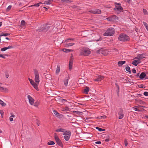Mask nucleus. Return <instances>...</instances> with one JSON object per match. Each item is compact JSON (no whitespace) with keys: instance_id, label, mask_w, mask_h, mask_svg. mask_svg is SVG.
Here are the masks:
<instances>
[{"instance_id":"obj_1","label":"nucleus","mask_w":148,"mask_h":148,"mask_svg":"<svg viewBox=\"0 0 148 148\" xmlns=\"http://www.w3.org/2000/svg\"><path fill=\"white\" fill-rule=\"evenodd\" d=\"M90 53L91 52L88 48H83L81 49L79 55L81 56H88Z\"/></svg>"},{"instance_id":"obj_2","label":"nucleus","mask_w":148,"mask_h":148,"mask_svg":"<svg viewBox=\"0 0 148 148\" xmlns=\"http://www.w3.org/2000/svg\"><path fill=\"white\" fill-rule=\"evenodd\" d=\"M51 26V25L50 24H45L39 27L37 29V31L40 32L42 31L43 32H45L48 30Z\"/></svg>"},{"instance_id":"obj_3","label":"nucleus","mask_w":148,"mask_h":148,"mask_svg":"<svg viewBox=\"0 0 148 148\" xmlns=\"http://www.w3.org/2000/svg\"><path fill=\"white\" fill-rule=\"evenodd\" d=\"M119 40L121 41H125L130 40L129 37L124 34H121L118 37Z\"/></svg>"},{"instance_id":"obj_4","label":"nucleus","mask_w":148,"mask_h":148,"mask_svg":"<svg viewBox=\"0 0 148 148\" xmlns=\"http://www.w3.org/2000/svg\"><path fill=\"white\" fill-rule=\"evenodd\" d=\"M114 29L112 28H110L107 30L103 35L106 36H111L114 34Z\"/></svg>"},{"instance_id":"obj_5","label":"nucleus","mask_w":148,"mask_h":148,"mask_svg":"<svg viewBox=\"0 0 148 148\" xmlns=\"http://www.w3.org/2000/svg\"><path fill=\"white\" fill-rule=\"evenodd\" d=\"M34 80L35 82L39 84L40 82V78L39 73L38 71L35 69L34 70Z\"/></svg>"},{"instance_id":"obj_6","label":"nucleus","mask_w":148,"mask_h":148,"mask_svg":"<svg viewBox=\"0 0 148 148\" xmlns=\"http://www.w3.org/2000/svg\"><path fill=\"white\" fill-rule=\"evenodd\" d=\"M27 98L30 105H32L34 104V99L29 95H27Z\"/></svg>"},{"instance_id":"obj_7","label":"nucleus","mask_w":148,"mask_h":148,"mask_svg":"<svg viewBox=\"0 0 148 148\" xmlns=\"http://www.w3.org/2000/svg\"><path fill=\"white\" fill-rule=\"evenodd\" d=\"M89 12L94 14H99L101 13V11L98 9L91 10L89 11Z\"/></svg>"},{"instance_id":"obj_8","label":"nucleus","mask_w":148,"mask_h":148,"mask_svg":"<svg viewBox=\"0 0 148 148\" xmlns=\"http://www.w3.org/2000/svg\"><path fill=\"white\" fill-rule=\"evenodd\" d=\"M30 83L33 86L34 88L36 90H38V84L36 83H35L33 80H32L30 82Z\"/></svg>"},{"instance_id":"obj_9","label":"nucleus","mask_w":148,"mask_h":148,"mask_svg":"<svg viewBox=\"0 0 148 148\" xmlns=\"http://www.w3.org/2000/svg\"><path fill=\"white\" fill-rule=\"evenodd\" d=\"M145 56L146 55L145 54H140L138 55L135 58V59H138L140 60L145 58Z\"/></svg>"},{"instance_id":"obj_10","label":"nucleus","mask_w":148,"mask_h":148,"mask_svg":"<svg viewBox=\"0 0 148 148\" xmlns=\"http://www.w3.org/2000/svg\"><path fill=\"white\" fill-rule=\"evenodd\" d=\"M118 114L119 115V119H122L124 116L123 110L121 109L118 112Z\"/></svg>"},{"instance_id":"obj_11","label":"nucleus","mask_w":148,"mask_h":148,"mask_svg":"<svg viewBox=\"0 0 148 148\" xmlns=\"http://www.w3.org/2000/svg\"><path fill=\"white\" fill-rule=\"evenodd\" d=\"M73 61V57H71L70 58L69 63V69L70 70H71L72 69Z\"/></svg>"},{"instance_id":"obj_12","label":"nucleus","mask_w":148,"mask_h":148,"mask_svg":"<svg viewBox=\"0 0 148 148\" xmlns=\"http://www.w3.org/2000/svg\"><path fill=\"white\" fill-rule=\"evenodd\" d=\"M115 9H116V10L119 11H121L123 10V8L121 6L120 4V3L116 4L115 6V8H114V9L116 10Z\"/></svg>"},{"instance_id":"obj_13","label":"nucleus","mask_w":148,"mask_h":148,"mask_svg":"<svg viewBox=\"0 0 148 148\" xmlns=\"http://www.w3.org/2000/svg\"><path fill=\"white\" fill-rule=\"evenodd\" d=\"M135 60H134L132 62V64L136 66L137 65L141 62V61L138 59H135Z\"/></svg>"},{"instance_id":"obj_14","label":"nucleus","mask_w":148,"mask_h":148,"mask_svg":"<svg viewBox=\"0 0 148 148\" xmlns=\"http://www.w3.org/2000/svg\"><path fill=\"white\" fill-rule=\"evenodd\" d=\"M104 78V77L101 75H99L96 77V78L94 79V80L95 81L99 82Z\"/></svg>"},{"instance_id":"obj_15","label":"nucleus","mask_w":148,"mask_h":148,"mask_svg":"<svg viewBox=\"0 0 148 148\" xmlns=\"http://www.w3.org/2000/svg\"><path fill=\"white\" fill-rule=\"evenodd\" d=\"M143 107V106H138L134 107L133 108L134 110L136 111H140V110L139 109H141V107Z\"/></svg>"},{"instance_id":"obj_16","label":"nucleus","mask_w":148,"mask_h":148,"mask_svg":"<svg viewBox=\"0 0 148 148\" xmlns=\"http://www.w3.org/2000/svg\"><path fill=\"white\" fill-rule=\"evenodd\" d=\"M107 19H109L110 21H114L115 20L117 19V17H116V16L114 15L113 16H111Z\"/></svg>"},{"instance_id":"obj_17","label":"nucleus","mask_w":148,"mask_h":148,"mask_svg":"<svg viewBox=\"0 0 148 148\" xmlns=\"http://www.w3.org/2000/svg\"><path fill=\"white\" fill-rule=\"evenodd\" d=\"M0 91L3 92H8V90L6 88H3L0 86Z\"/></svg>"},{"instance_id":"obj_18","label":"nucleus","mask_w":148,"mask_h":148,"mask_svg":"<svg viewBox=\"0 0 148 148\" xmlns=\"http://www.w3.org/2000/svg\"><path fill=\"white\" fill-rule=\"evenodd\" d=\"M97 53H101L104 55L106 54V53H105L104 51L102 49H101L97 51Z\"/></svg>"},{"instance_id":"obj_19","label":"nucleus","mask_w":148,"mask_h":148,"mask_svg":"<svg viewBox=\"0 0 148 148\" xmlns=\"http://www.w3.org/2000/svg\"><path fill=\"white\" fill-rule=\"evenodd\" d=\"M125 61H120L118 62V64L119 66H122V65L125 63Z\"/></svg>"},{"instance_id":"obj_20","label":"nucleus","mask_w":148,"mask_h":148,"mask_svg":"<svg viewBox=\"0 0 148 148\" xmlns=\"http://www.w3.org/2000/svg\"><path fill=\"white\" fill-rule=\"evenodd\" d=\"M60 70V66H57L56 69V74L57 75L58 74Z\"/></svg>"},{"instance_id":"obj_21","label":"nucleus","mask_w":148,"mask_h":148,"mask_svg":"<svg viewBox=\"0 0 148 148\" xmlns=\"http://www.w3.org/2000/svg\"><path fill=\"white\" fill-rule=\"evenodd\" d=\"M69 79V77L66 78L64 80V84L65 85V86H67L68 84V82Z\"/></svg>"},{"instance_id":"obj_22","label":"nucleus","mask_w":148,"mask_h":148,"mask_svg":"<svg viewBox=\"0 0 148 148\" xmlns=\"http://www.w3.org/2000/svg\"><path fill=\"white\" fill-rule=\"evenodd\" d=\"M146 76V74L144 72H142L141 73L139 77L141 79L144 78Z\"/></svg>"},{"instance_id":"obj_23","label":"nucleus","mask_w":148,"mask_h":148,"mask_svg":"<svg viewBox=\"0 0 148 148\" xmlns=\"http://www.w3.org/2000/svg\"><path fill=\"white\" fill-rule=\"evenodd\" d=\"M54 138L56 142L60 140L56 133H54Z\"/></svg>"},{"instance_id":"obj_24","label":"nucleus","mask_w":148,"mask_h":148,"mask_svg":"<svg viewBox=\"0 0 148 148\" xmlns=\"http://www.w3.org/2000/svg\"><path fill=\"white\" fill-rule=\"evenodd\" d=\"M74 44V43H67L65 44V47H68L69 46H72Z\"/></svg>"},{"instance_id":"obj_25","label":"nucleus","mask_w":148,"mask_h":148,"mask_svg":"<svg viewBox=\"0 0 148 148\" xmlns=\"http://www.w3.org/2000/svg\"><path fill=\"white\" fill-rule=\"evenodd\" d=\"M64 135H71V132L69 131H66L64 132Z\"/></svg>"},{"instance_id":"obj_26","label":"nucleus","mask_w":148,"mask_h":148,"mask_svg":"<svg viewBox=\"0 0 148 148\" xmlns=\"http://www.w3.org/2000/svg\"><path fill=\"white\" fill-rule=\"evenodd\" d=\"M63 51L66 53L69 52L71 51H73V50L70 49H64L62 50Z\"/></svg>"},{"instance_id":"obj_27","label":"nucleus","mask_w":148,"mask_h":148,"mask_svg":"<svg viewBox=\"0 0 148 148\" xmlns=\"http://www.w3.org/2000/svg\"><path fill=\"white\" fill-rule=\"evenodd\" d=\"M65 130L62 128H60L56 130V132H64Z\"/></svg>"},{"instance_id":"obj_28","label":"nucleus","mask_w":148,"mask_h":148,"mask_svg":"<svg viewBox=\"0 0 148 148\" xmlns=\"http://www.w3.org/2000/svg\"><path fill=\"white\" fill-rule=\"evenodd\" d=\"M71 135H64V138L65 140L68 141Z\"/></svg>"},{"instance_id":"obj_29","label":"nucleus","mask_w":148,"mask_h":148,"mask_svg":"<svg viewBox=\"0 0 148 148\" xmlns=\"http://www.w3.org/2000/svg\"><path fill=\"white\" fill-rule=\"evenodd\" d=\"M52 0H48L45 1L44 4H49L51 3V1Z\"/></svg>"},{"instance_id":"obj_30","label":"nucleus","mask_w":148,"mask_h":148,"mask_svg":"<svg viewBox=\"0 0 148 148\" xmlns=\"http://www.w3.org/2000/svg\"><path fill=\"white\" fill-rule=\"evenodd\" d=\"M10 35L9 34H8L7 33H1V35H0V36H7L9 35Z\"/></svg>"},{"instance_id":"obj_31","label":"nucleus","mask_w":148,"mask_h":148,"mask_svg":"<svg viewBox=\"0 0 148 148\" xmlns=\"http://www.w3.org/2000/svg\"><path fill=\"white\" fill-rule=\"evenodd\" d=\"M89 90V87H86V88L84 90V92H85L86 93H87V92Z\"/></svg>"},{"instance_id":"obj_32","label":"nucleus","mask_w":148,"mask_h":148,"mask_svg":"<svg viewBox=\"0 0 148 148\" xmlns=\"http://www.w3.org/2000/svg\"><path fill=\"white\" fill-rule=\"evenodd\" d=\"M0 104L3 106H4L6 105V103L1 99H0Z\"/></svg>"},{"instance_id":"obj_33","label":"nucleus","mask_w":148,"mask_h":148,"mask_svg":"<svg viewBox=\"0 0 148 148\" xmlns=\"http://www.w3.org/2000/svg\"><path fill=\"white\" fill-rule=\"evenodd\" d=\"M55 144V143L53 141H50L47 143V144L49 145H53Z\"/></svg>"},{"instance_id":"obj_34","label":"nucleus","mask_w":148,"mask_h":148,"mask_svg":"<svg viewBox=\"0 0 148 148\" xmlns=\"http://www.w3.org/2000/svg\"><path fill=\"white\" fill-rule=\"evenodd\" d=\"M143 12L145 15L148 14V12L145 9H143Z\"/></svg>"},{"instance_id":"obj_35","label":"nucleus","mask_w":148,"mask_h":148,"mask_svg":"<svg viewBox=\"0 0 148 148\" xmlns=\"http://www.w3.org/2000/svg\"><path fill=\"white\" fill-rule=\"evenodd\" d=\"M107 117V116L106 115H103L102 116H101L98 117V118L99 119H104L106 118Z\"/></svg>"},{"instance_id":"obj_36","label":"nucleus","mask_w":148,"mask_h":148,"mask_svg":"<svg viewBox=\"0 0 148 148\" xmlns=\"http://www.w3.org/2000/svg\"><path fill=\"white\" fill-rule=\"evenodd\" d=\"M126 70L127 71L129 72L130 73H131V71L130 70V67L128 66L126 68Z\"/></svg>"},{"instance_id":"obj_37","label":"nucleus","mask_w":148,"mask_h":148,"mask_svg":"<svg viewBox=\"0 0 148 148\" xmlns=\"http://www.w3.org/2000/svg\"><path fill=\"white\" fill-rule=\"evenodd\" d=\"M96 128L100 132H101L105 130L104 129H102V128H99L98 127H96Z\"/></svg>"},{"instance_id":"obj_38","label":"nucleus","mask_w":148,"mask_h":148,"mask_svg":"<svg viewBox=\"0 0 148 148\" xmlns=\"http://www.w3.org/2000/svg\"><path fill=\"white\" fill-rule=\"evenodd\" d=\"M143 23L146 29H147L148 28V25L146 22H143Z\"/></svg>"},{"instance_id":"obj_39","label":"nucleus","mask_w":148,"mask_h":148,"mask_svg":"<svg viewBox=\"0 0 148 148\" xmlns=\"http://www.w3.org/2000/svg\"><path fill=\"white\" fill-rule=\"evenodd\" d=\"M74 112L76 114H77L79 115H81L82 113V112H78V111H74Z\"/></svg>"},{"instance_id":"obj_40","label":"nucleus","mask_w":148,"mask_h":148,"mask_svg":"<svg viewBox=\"0 0 148 148\" xmlns=\"http://www.w3.org/2000/svg\"><path fill=\"white\" fill-rule=\"evenodd\" d=\"M39 104V103L38 102H36L35 103H34V104L33 105L34 106L37 107Z\"/></svg>"},{"instance_id":"obj_41","label":"nucleus","mask_w":148,"mask_h":148,"mask_svg":"<svg viewBox=\"0 0 148 148\" xmlns=\"http://www.w3.org/2000/svg\"><path fill=\"white\" fill-rule=\"evenodd\" d=\"M60 101L62 103H64L66 101V99H61L60 100Z\"/></svg>"},{"instance_id":"obj_42","label":"nucleus","mask_w":148,"mask_h":148,"mask_svg":"<svg viewBox=\"0 0 148 148\" xmlns=\"http://www.w3.org/2000/svg\"><path fill=\"white\" fill-rule=\"evenodd\" d=\"M25 21L23 20H22L21 22V24L22 25H25Z\"/></svg>"},{"instance_id":"obj_43","label":"nucleus","mask_w":148,"mask_h":148,"mask_svg":"<svg viewBox=\"0 0 148 148\" xmlns=\"http://www.w3.org/2000/svg\"><path fill=\"white\" fill-rule=\"evenodd\" d=\"M62 2H68L69 1H71L72 0H61Z\"/></svg>"},{"instance_id":"obj_44","label":"nucleus","mask_w":148,"mask_h":148,"mask_svg":"<svg viewBox=\"0 0 148 148\" xmlns=\"http://www.w3.org/2000/svg\"><path fill=\"white\" fill-rule=\"evenodd\" d=\"M42 4V3L41 2H40V3H37V4H36L34 5L33 6H36L37 7H38L40 5V4Z\"/></svg>"},{"instance_id":"obj_45","label":"nucleus","mask_w":148,"mask_h":148,"mask_svg":"<svg viewBox=\"0 0 148 148\" xmlns=\"http://www.w3.org/2000/svg\"><path fill=\"white\" fill-rule=\"evenodd\" d=\"M12 6L11 5H9L7 8V11H9L11 8Z\"/></svg>"},{"instance_id":"obj_46","label":"nucleus","mask_w":148,"mask_h":148,"mask_svg":"<svg viewBox=\"0 0 148 148\" xmlns=\"http://www.w3.org/2000/svg\"><path fill=\"white\" fill-rule=\"evenodd\" d=\"M7 50V48L6 47L2 48L1 49V51H5Z\"/></svg>"},{"instance_id":"obj_47","label":"nucleus","mask_w":148,"mask_h":148,"mask_svg":"<svg viewBox=\"0 0 148 148\" xmlns=\"http://www.w3.org/2000/svg\"><path fill=\"white\" fill-rule=\"evenodd\" d=\"M7 48V50L9 49H11L13 48V47L12 46H8V47H6Z\"/></svg>"},{"instance_id":"obj_48","label":"nucleus","mask_w":148,"mask_h":148,"mask_svg":"<svg viewBox=\"0 0 148 148\" xmlns=\"http://www.w3.org/2000/svg\"><path fill=\"white\" fill-rule=\"evenodd\" d=\"M143 94L146 96H148V92H144Z\"/></svg>"},{"instance_id":"obj_49","label":"nucleus","mask_w":148,"mask_h":148,"mask_svg":"<svg viewBox=\"0 0 148 148\" xmlns=\"http://www.w3.org/2000/svg\"><path fill=\"white\" fill-rule=\"evenodd\" d=\"M57 143L59 145H61L62 143L60 140L57 142Z\"/></svg>"},{"instance_id":"obj_50","label":"nucleus","mask_w":148,"mask_h":148,"mask_svg":"<svg viewBox=\"0 0 148 148\" xmlns=\"http://www.w3.org/2000/svg\"><path fill=\"white\" fill-rule=\"evenodd\" d=\"M10 115H11L10 117H11L14 118L15 117V115L14 114H13L12 113H11Z\"/></svg>"},{"instance_id":"obj_51","label":"nucleus","mask_w":148,"mask_h":148,"mask_svg":"<svg viewBox=\"0 0 148 148\" xmlns=\"http://www.w3.org/2000/svg\"><path fill=\"white\" fill-rule=\"evenodd\" d=\"M125 145V146H126L127 145V142L126 140H125L124 141Z\"/></svg>"},{"instance_id":"obj_52","label":"nucleus","mask_w":148,"mask_h":148,"mask_svg":"<svg viewBox=\"0 0 148 148\" xmlns=\"http://www.w3.org/2000/svg\"><path fill=\"white\" fill-rule=\"evenodd\" d=\"M53 112H54V114L56 115H57V114H59L58 112L54 110L53 111Z\"/></svg>"},{"instance_id":"obj_53","label":"nucleus","mask_w":148,"mask_h":148,"mask_svg":"<svg viewBox=\"0 0 148 148\" xmlns=\"http://www.w3.org/2000/svg\"><path fill=\"white\" fill-rule=\"evenodd\" d=\"M95 143L96 144H100L101 143V141H97L95 142Z\"/></svg>"},{"instance_id":"obj_54","label":"nucleus","mask_w":148,"mask_h":148,"mask_svg":"<svg viewBox=\"0 0 148 148\" xmlns=\"http://www.w3.org/2000/svg\"><path fill=\"white\" fill-rule=\"evenodd\" d=\"M132 72L134 73H135L136 72V70L134 69H132Z\"/></svg>"},{"instance_id":"obj_55","label":"nucleus","mask_w":148,"mask_h":148,"mask_svg":"<svg viewBox=\"0 0 148 148\" xmlns=\"http://www.w3.org/2000/svg\"><path fill=\"white\" fill-rule=\"evenodd\" d=\"M0 113L2 117L3 115V111H0Z\"/></svg>"},{"instance_id":"obj_56","label":"nucleus","mask_w":148,"mask_h":148,"mask_svg":"<svg viewBox=\"0 0 148 148\" xmlns=\"http://www.w3.org/2000/svg\"><path fill=\"white\" fill-rule=\"evenodd\" d=\"M0 57L3 58L5 59V57L4 56H3L1 54H0Z\"/></svg>"},{"instance_id":"obj_57","label":"nucleus","mask_w":148,"mask_h":148,"mask_svg":"<svg viewBox=\"0 0 148 148\" xmlns=\"http://www.w3.org/2000/svg\"><path fill=\"white\" fill-rule=\"evenodd\" d=\"M69 110V108L68 107H66L65 108H64L63 110Z\"/></svg>"},{"instance_id":"obj_58","label":"nucleus","mask_w":148,"mask_h":148,"mask_svg":"<svg viewBox=\"0 0 148 148\" xmlns=\"http://www.w3.org/2000/svg\"><path fill=\"white\" fill-rule=\"evenodd\" d=\"M9 119L10 121H12L13 120V118L10 117L9 118Z\"/></svg>"},{"instance_id":"obj_59","label":"nucleus","mask_w":148,"mask_h":148,"mask_svg":"<svg viewBox=\"0 0 148 148\" xmlns=\"http://www.w3.org/2000/svg\"><path fill=\"white\" fill-rule=\"evenodd\" d=\"M73 40V39H71V38H70V39H68L67 40H66V41L67 42H68V40Z\"/></svg>"},{"instance_id":"obj_60","label":"nucleus","mask_w":148,"mask_h":148,"mask_svg":"<svg viewBox=\"0 0 148 148\" xmlns=\"http://www.w3.org/2000/svg\"><path fill=\"white\" fill-rule=\"evenodd\" d=\"M143 103V102L141 101V100H140V101H139V103H140V104H142Z\"/></svg>"},{"instance_id":"obj_61","label":"nucleus","mask_w":148,"mask_h":148,"mask_svg":"<svg viewBox=\"0 0 148 148\" xmlns=\"http://www.w3.org/2000/svg\"><path fill=\"white\" fill-rule=\"evenodd\" d=\"M109 140V139H106L105 140V141H106V142H108Z\"/></svg>"},{"instance_id":"obj_62","label":"nucleus","mask_w":148,"mask_h":148,"mask_svg":"<svg viewBox=\"0 0 148 148\" xmlns=\"http://www.w3.org/2000/svg\"><path fill=\"white\" fill-rule=\"evenodd\" d=\"M5 76H6V78H8L9 77V75L8 74H6Z\"/></svg>"},{"instance_id":"obj_63","label":"nucleus","mask_w":148,"mask_h":148,"mask_svg":"<svg viewBox=\"0 0 148 148\" xmlns=\"http://www.w3.org/2000/svg\"><path fill=\"white\" fill-rule=\"evenodd\" d=\"M83 80V82H84V80L83 79H79V81H80V80Z\"/></svg>"},{"instance_id":"obj_64","label":"nucleus","mask_w":148,"mask_h":148,"mask_svg":"<svg viewBox=\"0 0 148 148\" xmlns=\"http://www.w3.org/2000/svg\"><path fill=\"white\" fill-rule=\"evenodd\" d=\"M28 79H29V82H30V81H31L32 80V79H30L29 78H28Z\"/></svg>"}]
</instances>
